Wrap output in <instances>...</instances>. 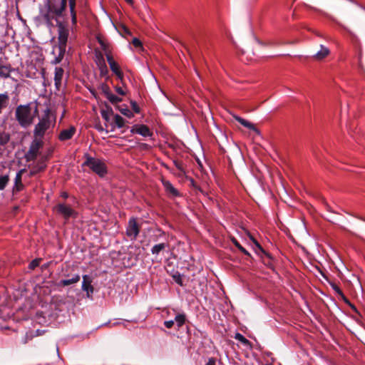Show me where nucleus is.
Wrapping results in <instances>:
<instances>
[{"mask_svg":"<svg viewBox=\"0 0 365 365\" xmlns=\"http://www.w3.org/2000/svg\"><path fill=\"white\" fill-rule=\"evenodd\" d=\"M66 10V0H47L46 11L42 16L48 26H53V20L59 21Z\"/></svg>","mask_w":365,"mask_h":365,"instance_id":"1","label":"nucleus"},{"mask_svg":"<svg viewBox=\"0 0 365 365\" xmlns=\"http://www.w3.org/2000/svg\"><path fill=\"white\" fill-rule=\"evenodd\" d=\"M15 118L19 125L26 128L33 124L31 103L19 105L15 110Z\"/></svg>","mask_w":365,"mask_h":365,"instance_id":"2","label":"nucleus"},{"mask_svg":"<svg viewBox=\"0 0 365 365\" xmlns=\"http://www.w3.org/2000/svg\"><path fill=\"white\" fill-rule=\"evenodd\" d=\"M51 110L47 108L44 111V115L39 119L38 123L36 125L34 130V135L35 138H43L48 129H49L51 121Z\"/></svg>","mask_w":365,"mask_h":365,"instance_id":"3","label":"nucleus"},{"mask_svg":"<svg viewBox=\"0 0 365 365\" xmlns=\"http://www.w3.org/2000/svg\"><path fill=\"white\" fill-rule=\"evenodd\" d=\"M86 160L83 165L88 167L94 173L101 177H103L107 173L106 167L103 161L98 158H92L86 154Z\"/></svg>","mask_w":365,"mask_h":365,"instance_id":"4","label":"nucleus"},{"mask_svg":"<svg viewBox=\"0 0 365 365\" xmlns=\"http://www.w3.org/2000/svg\"><path fill=\"white\" fill-rule=\"evenodd\" d=\"M43 146L41 140L35 138L31 142L28 152L25 154V159L27 162L34 161L36 159L38 151Z\"/></svg>","mask_w":365,"mask_h":365,"instance_id":"5","label":"nucleus"},{"mask_svg":"<svg viewBox=\"0 0 365 365\" xmlns=\"http://www.w3.org/2000/svg\"><path fill=\"white\" fill-rule=\"evenodd\" d=\"M54 210L61 215L66 221L71 217L76 218L77 212L65 203H58L54 207Z\"/></svg>","mask_w":365,"mask_h":365,"instance_id":"6","label":"nucleus"},{"mask_svg":"<svg viewBox=\"0 0 365 365\" xmlns=\"http://www.w3.org/2000/svg\"><path fill=\"white\" fill-rule=\"evenodd\" d=\"M56 22L58 27V46L66 47L69 34L68 29L61 21H57Z\"/></svg>","mask_w":365,"mask_h":365,"instance_id":"7","label":"nucleus"},{"mask_svg":"<svg viewBox=\"0 0 365 365\" xmlns=\"http://www.w3.org/2000/svg\"><path fill=\"white\" fill-rule=\"evenodd\" d=\"M140 231V227L138 224L136 219L131 217L126 227V235L131 240H135Z\"/></svg>","mask_w":365,"mask_h":365,"instance_id":"8","label":"nucleus"},{"mask_svg":"<svg viewBox=\"0 0 365 365\" xmlns=\"http://www.w3.org/2000/svg\"><path fill=\"white\" fill-rule=\"evenodd\" d=\"M49 158V155L43 156L37 163L33 166L30 171V175L33 176L36 175L38 173L42 172L46 168V162Z\"/></svg>","mask_w":365,"mask_h":365,"instance_id":"9","label":"nucleus"},{"mask_svg":"<svg viewBox=\"0 0 365 365\" xmlns=\"http://www.w3.org/2000/svg\"><path fill=\"white\" fill-rule=\"evenodd\" d=\"M25 169H21L16 173L14 179V185L12 189L13 195H15L24 190V185L22 183V175L24 173H25Z\"/></svg>","mask_w":365,"mask_h":365,"instance_id":"10","label":"nucleus"},{"mask_svg":"<svg viewBox=\"0 0 365 365\" xmlns=\"http://www.w3.org/2000/svg\"><path fill=\"white\" fill-rule=\"evenodd\" d=\"M250 240L259 248V250L266 256L265 258H262V262L264 264L271 269H273L272 257H271V255L262 248L259 243L253 237L250 236Z\"/></svg>","mask_w":365,"mask_h":365,"instance_id":"11","label":"nucleus"},{"mask_svg":"<svg viewBox=\"0 0 365 365\" xmlns=\"http://www.w3.org/2000/svg\"><path fill=\"white\" fill-rule=\"evenodd\" d=\"M130 132L132 133L140 134L143 137H150L153 135V132L150 130V128L143 124L134 125L131 128Z\"/></svg>","mask_w":365,"mask_h":365,"instance_id":"12","label":"nucleus"},{"mask_svg":"<svg viewBox=\"0 0 365 365\" xmlns=\"http://www.w3.org/2000/svg\"><path fill=\"white\" fill-rule=\"evenodd\" d=\"M92 280L91 277L88 275L83 276V282H82V289L86 292L87 297L88 298L91 297V294L94 292V288L91 285Z\"/></svg>","mask_w":365,"mask_h":365,"instance_id":"13","label":"nucleus"},{"mask_svg":"<svg viewBox=\"0 0 365 365\" xmlns=\"http://www.w3.org/2000/svg\"><path fill=\"white\" fill-rule=\"evenodd\" d=\"M76 130L74 126H71L68 129L62 130L58 135V139L61 141L70 140L74 135Z\"/></svg>","mask_w":365,"mask_h":365,"instance_id":"14","label":"nucleus"},{"mask_svg":"<svg viewBox=\"0 0 365 365\" xmlns=\"http://www.w3.org/2000/svg\"><path fill=\"white\" fill-rule=\"evenodd\" d=\"M164 188L170 197H175L180 196L179 191L173 187L171 182L168 180H163Z\"/></svg>","mask_w":365,"mask_h":365,"instance_id":"15","label":"nucleus"},{"mask_svg":"<svg viewBox=\"0 0 365 365\" xmlns=\"http://www.w3.org/2000/svg\"><path fill=\"white\" fill-rule=\"evenodd\" d=\"M233 118L245 128H247L248 129L253 130L258 135L260 133L259 130L255 127V125L250 123V121L237 115H233Z\"/></svg>","mask_w":365,"mask_h":365,"instance_id":"16","label":"nucleus"},{"mask_svg":"<svg viewBox=\"0 0 365 365\" xmlns=\"http://www.w3.org/2000/svg\"><path fill=\"white\" fill-rule=\"evenodd\" d=\"M233 118L245 128H247L248 129L253 130L258 135L260 133L259 130L255 127V125L250 123V121L237 115H233Z\"/></svg>","mask_w":365,"mask_h":365,"instance_id":"17","label":"nucleus"},{"mask_svg":"<svg viewBox=\"0 0 365 365\" xmlns=\"http://www.w3.org/2000/svg\"><path fill=\"white\" fill-rule=\"evenodd\" d=\"M64 70L61 67H56L55 68L54 83L56 89L60 90L61 86V81L63 76Z\"/></svg>","mask_w":365,"mask_h":365,"instance_id":"18","label":"nucleus"},{"mask_svg":"<svg viewBox=\"0 0 365 365\" xmlns=\"http://www.w3.org/2000/svg\"><path fill=\"white\" fill-rule=\"evenodd\" d=\"M351 12L352 7L350 5L346 4H340L338 13L341 17L344 19H349Z\"/></svg>","mask_w":365,"mask_h":365,"instance_id":"19","label":"nucleus"},{"mask_svg":"<svg viewBox=\"0 0 365 365\" xmlns=\"http://www.w3.org/2000/svg\"><path fill=\"white\" fill-rule=\"evenodd\" d=\"M329 53L330 51L327 47L323 45H320V50L315 53L314 54H313L312 56L315 60L321 61L326 58L329 54Z\"/></svg>","mask_w":365,"mask_h":365,"instance_id":"20","label":"nucleus"},{"mask_svg":"<svg viewBox=\"0 0 365 365\" xmlns=\"http://www.w3.org/2000/svg\"><path fill=\"white\" fill-rule=\"evenodd\" d=\"M14 69L11 68L10 64H2L0 63V76L3 78H8L10 76V73Z\"/></svg>","mask_w":365,"mask_h":365,"instance_id":"21","label":"nucleus"},{"mask_svg":"<svg viewBox=\"0 0 365 365\" xmlns=\"http://www.w3.org/2000/svg\"><path fill=\"white\" fill-rule=\"evenodd\" d=\"M80 279L81 277L79 274H75L71 279L61 280L58 283V285L63 287L68 286L77 283L78 282H79Z\"/></svg>","mask_w":365,"mask_h":365,"instance_id":"22","label":"nucleus"},{"mask_svg":"<svg viewBox=\"0 0 365 365\" xmlns=\"http://www.w3.org/2000/svg\"><path fill=\"white\" fill-rule=\"evenodd\" d=\"M9 102V96L7 93H0V114L6 108Z\"/></svg>","mask_w":365,"mask_h":365,"instance_id":"23","label":"nucleus"},{"mask_svg":"<svg viewBox=\"0 0 365 365\" xmlns=\"http://www.w3.org/2000/svg\"><path fill=\"white\" fill-rule=\"evenodd\" d=\"M66 47H61L58 46V53L57 56L55 57L54 60L52 61V63L58 64L62 61L66 53Z\"/></svg>","mask_w":365,"mask_h":365,"instance_id":"24","label":"nucleus"},{"mask_svg":"<svg viewBox=\"0 0 365 365\" xmlns=\"http://www.w3.org/2000/svg\"><path fill=\"white\" fill-rule=\"evenodd\" d=\"M168 245L165 243H160L155 245L151 249V253L154 255H158L161 251L164 250Z\"/></svg>","mask_w":365,"mask_h":365,"instance_id":"25","label":"nucleus"},{"mask_svg":"<svg viewBox=\"0 0 365 365\" xmlns=\"http://www.w3.org/2000/svg\"><path fill=\"white\" fill-rule=\"evenodd\" d=\"M108 63L110 66V70L113 73H117L118 71L120 70L118 64L114 61L113 58H110L108 56Z\"/></svg>","mask_w":365,"mask_h":365,"instance_id":"26","label":"nucleus"},{"mask_svg":"<svg viewBox=\"0 0 365 365\" xmlns=\"http://www.w3.org/2000/svg\"><path fill=\"white\" fill-rule=\"evenodd\" d=\"M324 16L328 18L329 19H330L331 21L334 22L336 24H337L339 26H340L341 28H342L344 30H345L346 31H347L348 33L349 34H351V31L346 27L345 26L344 24H342L339 21H338L335 17H334L333 16L330 15V14H324Z\"/></svg>","mask_w":365,"mask_h":365,"instance_id":"27","label":"nucleus"},{"mask_svg":"<svg viewBox=\"0 0 365 365\" xmlns=\"http://www.w3.org/2000/svg\"><path fill=\"white\" fill-rule=\"evenodd\" d=\"M116 108L125 116L131 118L134 116L133 112L130 110L127 106L125 108L121 107L120 106H116Z\"/></svg>","mask_w":365,"mask_h":365,"instance_id":"28","label":"nucleus"},{"mask_svg":"<svg viewBox=\"0 0 365 365\" xmlns=\"http://www.w3.org/2000/svg\"><path fill=\"white\" fill-rule=\"evenodd\" d=\"M178 327H182L186 321V316L185 314H178L175 316V320Z\"/></svg>","mask_w":365,"mask_h":365,"instance_id":"29","label":"nucleus"},{"mask_svg":"<svg viewBox=\"0 0 365 365\" xmlns=\"http://www.w3.org/2000/svg\"><path fill=\"white\" fill-rule=\"evenodd\" d=\"M114 123L115 125L121 128L125 125V120L118 114H115L113 117Z\"/></svg>","mask_w":365,"mask_h":365,"instance_id":"30","label":"nucleus"},{"mask_svg":"<svg viewBox=\"0 0 365 365\" xmlns=\"http://www.w3.org/2000/svg\"><path fill=\"white\" fill-rule=\"evenodd\" d=\"M9 182V176L8 175H0V190H3Z\"/></svg>","mask_w":365,"mask_h":365,"instance_id":"31","label":"nucleus"},{"mask_svg":"<svg viewBox=\"0 0 365 365\" xmlns=\"http://www.w3.org/2000/svg\"><path fill=\"white\" fill-rule=\"evenodd\" d=\"M109 101L114 106H118L117 104L122 101V98L113 95L110 93L108 96L106 97Z\"/></svg>","mask_w":365,"mask_h":365,"instance_id":"32","label":"nucleus"},{"mask_svg":"<svg viewBox=\"0 0 365 365\" xmlns=\"http://www.w3.org/2000/svg\"><path fill=\"white\" fill-rule=\"evenodd\" d=\"M231 240H232V243L235 245L236 247L238 248V250L240 251H241L242 253H244L245 255H246L247 256H250V252L247 250H246L235 237H232Z\"/></svg>","mask_w":365,"mask_h":365,"instance_id":"33","label":"nucleus"},{"mask_svg":"<svg viewBox=\"0 0 365 365\" xmlns=\"http://www.w3.org/2000/svg\"><path fill=\"white\" fill-rule=\"evenodd\" d=\"M235 339L240 341L245 346L250 345V342L240 333H237L235 336Z\"/></svg>","mask_w":365,"mask_h":365,"instance_id":"34","label":"nucleus"},{"mask_svg":"<svg viewBox=\"0 0 365 365\" xmlns=\"http://www.w3.org/2000/svg\"><path fill=\"white\" fill-rule=\"evenodd\" d=\"M99 89L105 95L106 97L108 96V95L111 93L110 87L105 83H101L99 86Z\"/></svg>","mask_w":365,"mask_h":365,"instance_id":"35","label":"nucleus"},{"mask_svg":"<svg viewBox=\"0 0 365 365\" xmlns=\"http://www.w3.org/2000/svg\"><path fill=\"white\" fill-rule=\"evenodd\" d=\"M98 68L100 71L101 76H106L108 75V69L107 68L106 63H102L101 65H99Z\"/></svg>","mask_w":365,"mask_h":365,"instance_id":"36","label":"nucleus"},{"mask_svg":"<svg viewBox=\"0 0 365 365\" xmlns=\"http://www.w3.org/2000/svg\"><path fill=\"white\" fill-rule=\"evenodd\" d=\"M68 3L70 13L77 12L76 7V0H66V3Z\"/></svg>","mask_w":365,"mask_h":365,"instance_id":"37","label":"nucleus"},{"mask_svg":"<svg viewBox=\"0 0 365 365\" xmlns=\"http://www.w3.org/2000/svg\"><path fill=\"white\" fill-rule=\"evenodd\" d=\"M10 140V136L8 134H1L0 135V145H6Z\"/></svg>","mask_w":365,"mask_h":365,"instance_id":"38","label":"nucleus"},{"mask_svg":"<svg viewBox=\"0 0 365 365\" xmlns=\"http://www.w3.org/2000/svg\"><path fill=\"white\" fill-rule=\"evenodd\" d=\"M41 261V258H36V259L32 260L29 265V268L30 269H34L36 267H38Z\"/></svg>","mask_w":365,"mask_h":365,"instance_id":"39","label":"nucleus"},{"mask_svg":"<svg viewBox=\"0 0 365 365\" xmlns=\"http://www.w3.org/2000/svg\"><path fill=\"white\" fill-rule=\"evenodd\" d=\"M173 279L178 284H179L181 287L183 286L182 279L180 274L177 272L176 274H173Z\"/></svg>","mask_w":365,"mask_h":365,"instance_id":"40","label":"nucleus"},{"mask_svg":"<svg viewBox=\"0 0 365 365\" xmlns=\"http://www.w3.org/2000/svg\"><path fill=\"white\" fill-rule=\"evenodd\" d=\"M97 41H98V43L101 45V48L104 51H106V49L108 47V44L99 36H97Z\"/></svg>","mask_w":365,"mask_h":365,"instance_id":"41","label":"nucleus"},{"mask_svg":"<svg viewBox=\"0 0 365 365\" xmlns=\"http://www.w3.org/2000/svg\"><path fill=\"white\" fill-rule=\"evenodd\" d=\"M330 285L331 287V288L340 296H343L344 295V293L343 292L341 291V289L339 288V287L334 282H331L330 283Z\"/></svg>","mask_w":365,"mask_h":365,"instance_id":"42","label":"nucleus"},{"mask_svg":"<svg viewBox=\"0 0 365 365\" xmlns=\"http://www.w3.org/2000/svg\"><path fill=\"white\" fill-rule=\"evenodd\" d=\"M341 298L346 304H348L351 308L352 310H354L356 312H358L356 307L350 302V301L346 298V297L344 294L341 296Z\"/></svg>","mask_w":365,"mask_h":365,"instance_id":"43","label":"nucleus"},{"mask_svg":"<svg viewBox=\"0 0 365 365\" xmlns=\"http://www.w3.org/2000/svg\"><path fill=\"white\" fill-rule=\"evenodd\" d=\"M96 58H97L96 63H97L98 66L99 65H101L102 63H106L103 56L101 52H98L96 53Z\"/></svg>","mask_w":365,"mask_h":365,"instance_id":"44","label":"nucleus"},{"mask_svg":"<svg viewBox=\"0 0 365 365\" xmlns=\"http://www.w3.org/2000/svg\"><path fill=\"white\" fill-rule=\"evenodd\" d=\"M130 104H131L133 110L135 113H139L140 112V107L138 106V103L135 101H131Z\"/></svg>","mask_w":365,"mask_h":365,"instance_id":"45","label":"nucleus"},{"mask_svg":"<svg viewBox=\"0 0 365 365\" xmlns=\"http://www.w3.org/2000/svg\"><path fill=\"white\" fill-rule=\"evenodd\" d=\"M101 116L102 118L106 121V122H109L110 121V114H108V112H107L106 110L103 109L101 110Z\"/></svg>","mask_w":365,"mask_h":365,"instance_id":"46","label":"nucleus"},{"mask_svg":"<svg viewBox=\"0 0 365 365\" xmlns=\"http://www.w3.org/2000/svg\"><path fill=\"white\" fill-rule=\"evenodd\" d=\"M38 115V109L37 105L34 106V108L31 107V115L32 120H34L35 118Z\"/></svg>","mask_w":365,"mask_h":365,"instance_id":"47","label":"nucleus"},{"mask_svg":"<svg viewBox=\"0 0 365 365\" xmlns=\"http://www.w3.org/2000/svg\"><path fill=\"white\" fill-rule=\"evenodd\" d=\"M71 22L73 26L77 24V12L71 13Z\"/></svg>","mask_w":365,"mask_h":365,"instance_id":"48","label":"nucleus"},{"mask_svg":"<svg viewBox=\"0 0 365 365\" xmlns=\"http://www.w3.org/2000/svg\"><path fill=\"white\" fill-rule=\"evenodd\" d=\"M174 323H175L174 320L165 321L164 325L166 328L170 329L173 327Z\"/></svg>","mask_w":365,"mask_h":365,"instance_id":"49","label":"nucleus"},{"mask_svg":"<svg viewBox=\"0 0 365 365\" xmlns=\"http://www.w3.org/2000/svg\"><path fill=\"white\" fill-rule=\"evenodd\" d=\"M115 90L117 92V93L120 95V96H125L126 95L125 91H124V90L121 87L115 86Z\"/></svg>","mask_w":365,"mask_h":365,"instance_id":"50","label":"nucleus"},{"mask_svg":"<svg viewBox=\"0 0 365 365\" xmlns=\"http://www.w3.org/2000/svg\"><path fill=\"white\" fill-rule=\"evenodd\" d=\"M34 335L31 334L26 333L25 336L22 339V343L26 344L29 339H31L33 338Z\"/></svg>","mask_w":365,"mask_h":365,"instance_id":"51","label":"nucleus"},{"mask_svg":"<svg viewBox=\"0 0 365 365\" xmlns=\"http://www.w3.org/2000/svg\"><path fill=\"white\" fill-rule=\"evenodd\" d=\"M132 43L135 47H140L142 46L141 41L137 38L133 39Z\"/></svg>","mask_w":365,"mask_h":365,"instance_id":"52","label":"nucleus"},{"mask_svg":"<svg viewBox=\"0 0 365 365\" xmlns=\"http://www.w3.org/2000/svg\"><path fill=\"white\" fill-rule=\"evenodd\" d=\"M361 56H362L361 51V49H359V67L361 70H364V66L361 62Z\"/></svg>","mask_w":365,"mask_h":365,"instance_id":"53","label":"nucleus"},{"mask_svg":"<svg viewBox=\"0 0 365 365\" xmlns=\"http://www.w3.org/2000/svg\"><path fill=\"white\" fill-rule=\"evenodd\" d=\"M216 359L213 357L209 358L208 361L205 364V365H215Z\"/></svg>","mask_w":365,"mask_h":365,"instance_id":"54","label":"nucleus"},{"mask_svg":"<svg viewBox=\"0 0 365 365\" xmlns=\"http://www.w3.org/2000/svg\"><path fill=\"white\" fill-rule=\"evenodd\" d=\"M118 78H119L121 81H123L124 75L121 70L117 72V73H115Z\"/></svg>","mask_w":365,"mask_h":365,"instance_id":"55","label":"nucleus"},{"mask_svg":"<svg viewBox=\"0 0 365 365\" xmlns=\"http://www.w3.org/2000/svg\"><path fill=\"white\" fill-rule=\"evenodd\" d=\"M106 111L108 112V114L110 115H113V110L112 109V108L110 106H109L107 103H106Z\"/></svg>","mask_w":365,"mask_h":365,"instance_id":"56","label":"nucleus"},{"mask_svg":"<svg viewBox=\"0 0 365 365\" xmlns=\"http://www.w3.org/2000/svg\"><path fill=\"white\" fill-rule=\"evenodd\" d=\"M105 54H106V58L108 59V56L110 57V58H113L112 55H111V52L109 50V48L108 47V48L106 49V51H105Z\"/></svg>","mask_w":365,"mask_h":365,"instance_id":"57","label":"nucleus"},{"mask_svg":"<svg viewBox=\"0 0 365 365\" xmlns=\"http://www.w3.org/2000/svg\"><path fill=\"white\" fill-rule=\"evenodd\" d=\"M123 31L126 34H128V35H130L131 33L130 31V30L125 26H123Z\"/></svg>","mask_w":365,"mask_h":365,"instance_id":"58","label":"nucleus"},{"mask_svg":"<svg viewBox=\"0 0 365 365\" xmlns=\"http://www.w3.org/2000/svg\"><path fill=\"white\" fill-rule=\"evenodd\" d=\"M96 128L97 130H98L99 131H103L104 130L103 128L101 125H96Z\"/></svg>","mask_w":365,"mask_h":365,"instance_id":"59","label":"nucleus"},{"mask_svg":"<svg viewBox=\"0 0 365 365\" xmlns=\"http://www.w3.org/2000/svg\"><path fill=\"white\" fill-rule=\"evenodd\" d=\"M128 4L133 6V0H125Z\"/></svg>","mask_w":365,"mask_h":365,"instance_id":"60","label":"nucleus"},{"mask_svg":"<svg viewBox=\"0 0 365 365\" xmlns=\"http://www.w3.org/2000/svg\"><path fill=\"white\" fill-rule=\"evenodd\" d=\"M91 93L96 98V92L93 89H90Z\"/></svg>","mask_w":365,"mask_h":365,"instance_id":"61","label":"nucleus"},{"mask_svg":"<svg viewBox=\"0 0 365 365\" xmlns=\"http://www.w3.org/2000/svg\"><path fill=\"white\" fill-rule=\"evenodd\" d=\"M91 93L96 98V92L93 89H90Z\"/></svg>","mask_w":365,"mask_h":365,"instance_id":"62","label":"nucleus"},{"mask_svg":"<svg viewBox=\"0 0 365 365\" xmlns=\"http://www.w3.org/2000/svg\"><path fill=\"white\" fill-rule=\"evenodd\" d=\"M68 194H67L66 192H63V193L62 194V197H63V198H67V197H68Z\"/></svg>","mask_w":365,"mask_h":365,"instance_id":"63","label":"nucleus"},{"mask_svg":"<svg viewBox=\"0 0 365 365\" xmlns=\"http://www.w3.org/2000/svg\"><path fill=\"white\" fill-rule=\"evenodd\" d=\"M308 6V8H311V9H314V8L311 7L310 6ZM314 10H316V9H314Z\"/></svg>","mask_w":365,"mask_h":365,"instance_id":"64","label":"nucleus"}]
</instances>
